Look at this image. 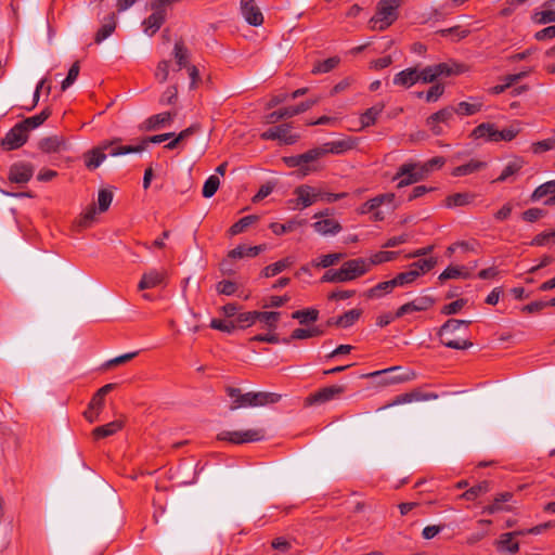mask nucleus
Wrapping results in <instances>:
<instances>
[{"label":"nucleus","mask_w":555,"mask_h":555,"mask_svg":"<svg viewBox=\"0 0 555 555\" xmlns=\"http://www.w3.org/2000/svg\"><path fill=\"white\" fill-rule=\"evenodd\" d=\"M369 272V264L364 258L348 260L338 270H327L321 278V282L343 283L356 280Z\"/></svg>","instance_id":"obj_1"},{"label":"nucleus","mask_w":555,"mask_h":555,"mask_svg":"<svg viewBox=\"0 0 555 555\" xmlns=\"http://www.w3.org/2000/svg\"><path fill=\"white\" fill-rule=\"evenodd\" d=\"M472 322L464 320L450 319L448 320L438 331L437 335L440 338V343L451 349L465 350L473 346V343L468 339H455L451 338L450 335L454 334L462 327L467 328Z\"/></svg>","instance_id":"obj_2"},{"label":"nucleus","mask_w":555,"mask_h":555,"mask_svg":"<svg viewBox=\"0 0 555 555\" xmlns=\"http://www.w3.org/2000/svg\"><path fill=\"white\" fill-rule=\"evenodd\" d=\"M402 0H379L375 15L370 20L372 29L384 30L398 18Z\"/></svg>","instance_id":"obj_3"},{"label":"nucleus","mask_w":555,"mask_h":555,"mask_svg":"<svg viewBox=\"0 0 555 555\" xmlns=\"http://www.w3.org/2000/svg\"><path fill=\"white\" fill-rule=\"evenodd\" d=\"M518 132L519 129L514 126L499 130L494 124L482 122L472 131V137L474 139H483L489 142L512 141Z\"/></svg>","instance_id":"obj_4"},{"label":"nucleus","mask_w":555,"mask_h":555,"mask_svg":"<svg viewBox=\"0 0 555 555\" xmlns=\"http://www.w3.org/2000/svg\"><path fill=\"white\" fill-rule=\"evenodd\" d=\"M466 70L465 65L455 62H443L427 66L418 72V80L424 83L435 81L437 78L462 74Z\"/></svg>","instance_id":"obj_5"},{"label":"nucleus","mask_w":555,"mask_h":555,"mask_svg":"<svg viewBox=\"0 0 555 555\" xmlns=\"http://www.w3.org/2000/svg\"><path fill=\"white\" fill-rule=\"evenodd\" d=\"M281 400V395L275 392H247L244 393L240 399H235L230 409L236 410L243 406H263L267 404L276 403Z\"/></svg>","instance_id":"obj_6"},{"label":"nucleus","mask_w":555,"mask_h":555,"mask_svg":"<svg viewBox=\"0 0 555 555\" xmlns=\"http://www.w3.org/2000/svg\"><path fill=\"white\" fill-rule=\"evenodd\" d=\"M426 178L425 170H422L421 163H404L402 164L396 175L392 178V181H398L397 188L401 189L414 183H417Z\"/></svg>","instance_id":"obj_7"},{"label":"nucleus","mask_w":555,"mask_h":555,"mask_svg":"<svg viewBox=\"0 0 555 555\" xmlns=\"http://www.w3.org/2000/svg\"><path fill=\"white\" fill-rule=\"evenodd\" d=\"M119 141V139L113 141H104L96 147H93L92 150L88 151L83 155L86 167L89 170H94L105 160V151H108V155L113 156L112 152L114 150L125 147V145H117V142Z\"/></svg>","instance_id":"obj_8"},{"label":"nucleus","mask_w":555,"mask_h":555,"mask_svg":"<svg viewBox=\"0 0 555 555\" xmlns=\"http://www.w3.org/2000/svg\"><path fill=\"white\" fill-rule=\"evenodd\" d=\"M264 438L262 429H248L244 431H222L218 435V439L229 441L231 443L241 444L246 442H256Z\"/></svg>","instance_id":"obj_9"},{"label":"nucleus","mask_w":555,"mask_h":555,"mask_svg":"<svg viewBox=\"0 0 555 555\" xmlns=\"http://www.w3.org/2000/svg\"><path fill=\"white\" fill-rule=\"evenodd\" d=\"M262 140H278L282 144L292 145L299 140V134L292 132L289 124L272 127L260 134Z\"/></svg>","instance_id":"obj_10"},{"label":"nucleus","mask_w":555,"mask_h":555,"mask_svg":"<svg viewBox=\"0 0 555 555\" xmlns=\"http://www.w3.org/2000/svg\"><path fill=\"white\" fill-rule=\"evenodd\" d=\"M318 102H319L318 99L307 100V101L299 103L296 106H289V107L281 108L279 111H274V112L270 113L269 115H267V122L275 124L281 119L291 118V117H294L301 113H305L308 109H310L312 106H314Z\"/></svg>","instance_id":"obj_11"},{"label":"nucleus","mask_w":555,"mask_h":555,"mask_svg":"<svg viewBox=\"0 0 555 555\" xmlns=\"http://www.w3.org/2000/svg\"><path fill=\"white\" fill-rule=\"evenodd\" d=\"M346 391L344 385H332L319 389L305 399L306 405L322 404L339 398Z\"/></svg>","instance_id":"obj_12"},{"label":"nucleus","mask_w":555,"mask_h":555,"mask_svg":"<svg viewBox=\"0 0 555 555\" xmlns=\"http://www.w3.org/2000/svg\"><path fill=\"white\" fill-rule=\"evenodd\" d=\"M28 140V132L21 122L11 128L1 140V146L4 151H13L23 146Z\"/></svg>","instance_id":"obj_13"},{"label":"nucleus","mask_w":555,"mask_h":555,"mask_svg":"<svg viewBox=\"0 0 555 555\" xmlns=\"http://www.w3.org/2000/svg\"><path fill=\"white\" fill-rule=\"evenodd\" d=\"M172 137H173L172 132L152 135V137L143 139L141 141V143L138 145H125V147L116 149L112 152V154H113V156H120V155H126V154H130V153H141L146 149L149 143H162Z\"/></svg>","instance_id":"obj_14"},{"label":"nucleus","mask_w":555,"mask_h":555,"mask_svg":"<svg viewBox=\"0 0 555 555\" xmlns=\"http://www.w3.org/2000/svg\"><path fill=\"white\" fill-rule=\"evenodd\" d=\"M435 304V300L430 296H420L414 300L406 302L398 308L396 311V318H401L411 312L426 311L430 309Z\"/></svg>","instance_id":"obj_15"},{"label":"nucleus","mask_w":555,"mask_h":555,"mask_svg":"<svg viewBox=\"0 0 555 555\" xmlns=\"http://www.w3.org/2000/svg\"><path fill=\"white\" fill-rule=\"evenodd\" d=\"M34 175V167L27 163H16L10 167L9 180L13 183H27Z\"/></svg>","instance_id":"obj_16"},{"label":"nucleus","mask_w":555,"mask_h":555,"mask_svg":"<svg viewBox=\"0 0 555 555\" xmlns=\"http://www.w3.org/2000/svg\"><path fill=\"white\" fill-rule=\"evenodd\" d=\"M241 12L245 21L251 26H260L263 23V15L255 0H241Z\"/></svg>","instance_id":"obj_17"},{"label":"nucleus","mask_w":555,"mask_h":555,"mask_svg":"<svg viewBox=\"0 0 555 555\" xmlns=\"http://www.w3.org/2000/svg\"><path fill=\"white\" fill-rule=\"evenodd\" d=\"M324 151V155L326 154H343L347 151H350L357 146V139L351 137H345L339 140L326 142L321 145Z\"/></svg>","instance_id":"obj_18"},{"label":"nucleus","mask_w":555,"mask_h":555,"mask_svg":"<svg viewBox=\"0 0 555 555\" xmlns=\"http://www.w3.org/2000/svg\"><path fill=\"white\" fill-rule=\"evenodd\" d=\"M295 194L297 195V204L301 209L307 208L314 204L318 199H321V193L309 185H300L296 188Z\"/></svg>","instance_id":"obj_19"},{"label":"nucleus","mask_w":555,"mask_h":555,"mask_svg":"<svg viewBox=\"0 0 555 555\" xmlns=\"http://www.w3.org/2000/svg\"><path fill=\"white\" fill-rule=\"evenodd\" d=\"M154 12L143 21L144 33L153 36L165 23L166 14L162 9H152Z\"/></svg>","instance_id":"obj_20"},{"label":"nucleus","mask_w":555,"mask_h":555,"mask_svg":"<svg viewBox=\"0 0 555 555\" xmlns=\"http://www.w3.org/2000/svg\"><path fill=\"white\" fill-rule=\"evenodd\" d=\"M165 278L166 272L164 270L152 269L142 275V279L138 284V288L139 291L154 288L160 285L165 281Z\"/></svg>","instance_id":"obj_21"},{"label":"nucleus","mask_w":555,"mask_h":555,"mask_svg":"<svg viewBox=\"0 0 555 555\" xmlns=\"http://www.w3.org/2000/svg\"><path fill=\"white\" fill-rule=\"evenodd\" d=\"M524 533L525 531H513L501 534L500 539L495 542L498 551L516 554L519 551V542L514 541V538Z\"/></svg>","instance_id":"obj_22"},{"label":"nucleus","mask_w":555,"mask_h":555,"mask_svg":"<svg viewBox=\"0 0 555 555\" xmlns=\"http://www.w3.org/2000/svg\"><path fill=\"white\" fill-rule=\"evenodd\" d=\"M39 149L44 153H57L66 150V140L60 135L43 138L38 143Z\"/></svg>","instance_id":"obj_23"},{"label":"nucleus","mask_w":555,"mask_h":555,"mask_svg":"<svg viewBox=\"0 0 555 555\" xmlns=\"http://www.w3.org/2000/svg\"><path fill=\"white\" fill-rule=\"evenodd\" d=\"M323 156H325V155H324V151L322 150V146L311 149V150L300 154L302 176H307L310 171L317 170V168L310 167L309 163H312Z\"/></svg>","instance_id":"obj_24"},{"label":"nucleus","mask_w":555,"mask_h":555,"mask_svg":"<svg viewBox=\"0 0 555 555\" xmlns=\"http://www.w3.org/2000/svg\"><path fill=\"white\" fill-rule=\"evenodd\" d=\"M437 398H438V395L434 393V392H422L420 390H413L411 392H406V393L398 396L396 398L393 404L410 403L413 401H428V400H435Z\"/></svg>","instance_id":"obj_25"},{"label":"nucleus","mask_w":555,"mask_h":555,"mask_svg":"<svg viewBox=\"0 0 555 555\" xmlns=\"http://www.w3.org/2000/svg\"><path fill=\"white\" fill-rule=\"evenodd\" d=\"M418 80V70L416 68H406L393 77V83L404 88H410Z\"/></svg>","instance_id":"obj_26"},{"label":"nucleus","mask_w":555,"mask_h":555,"mask_svg":"<svg viewBox=\"0 0 555 555\" xmlns=\"http://www.w3.org/2000/svg\"><path fill=\"white\" fill-rule=\"evenodd\" d=\"M266 249V245L246 246L238 245L228 254L229 259H241L243 257H255Z\"/></svg>","instance_id":"obj_27"},{"label":"nucleus","mask_w":555,"mask_h":555,"mask_svg":"<svg viewBox=\"0 0 555 555\" xmlns=\"http://www.w3.org/2000/svg\"><path fill=\"white\" fill-rule=\"evenodd\" d=\"M314 230L321 235H335L341 231L340 223L335 219H323L313 223Z\"/></svg>","instance_id":"obj_28"},{"label":"nucleus","mask_w":555,"mask_h":555,"mask_svg":"<svg viewBox=\"0 0 555 555\" xmlns=\"http://www.w3.org/2000/svg\"><path fill=\"white\" fill-rule=\"evenodd\" d=\"M116 16L115 13H111L104 18V23L101 28L96 31L94 40L96 43H101L103 40L108 38L116 28Z\"/></svg>","instance_id":"obj_29"},{"label":"nucleus","mask_w":555,"mask_h":555,"mask_svg":"<svg viewBox=\"0 0 555 555\" xmlns=\"http://www.w3.org/2000/svg\"><path fill=\"white\" fill-rule=\"evenodd\" d=\"M173 57L176 60V64L178 65V69L188 67L189 59H190V51L186 48V46L182 39L177 40L175 43Z\"/></svg>","instance_id":"obj_30"},{"label":"nucleus","mask_w":555,"mask_h":555,"mask_svg":"<svg viewBox=\"0 0 555 555\" xmlns=\"http://www.w3.org/2000/svg\"><path fill=\"white\" fill-rule=\"evenodd\" d=\"M385 105L383 103H377L374 106L367 108L360 116V122L362 128L370 127L374 125L378 118V116L383 113Z\"/></svg>","instance_id":"obj_31"},{"label":"nucleus","mask_w":555,"mask_h":555,"mask_svg":"<svg viewBox=\"0 0 555 555\" xmlns=\"http://www.w3.org/2000/svg\"><path fill=\"white\" fill-rule=\"evenodd\" d=\"M176 113L165 112L149 117L145 121L147 130H157L160 126L170 124L176 117Z\"/></svg>","instance_id":"obj_32"},{"label":"nucleus","mask_w":555,"mask_h":555,"mask_svg":"<svg viewBox=\"0 0 555 555\" xmlns=\"http://www.w3.org/2000/svg\"><path fill=\"white\" fill-rule=\"evenodd\" d=\"M486 166H487V164L485 162H480L478 159H470L467 164L455 167L452 170V176L462 177V176L472 175L474 172H477V171L483 169Z\"/></svg>","instance_id":"obj_33"},{"label":"nucleus","mask_w":555,"mask_h":555,"mask_svg":"<svg viewBox=\"0 0 555 555\" xmlns=\"http://www.w3.org/2000/svg\"><path fill=\"white\" fill-rule=\"evenodd\" d=\"M122 425L124 424L121 421H113L105 425L95 427L92 431V435L94 439H103L119 431L122 428Z\"/></svg>","instance_id":"obj_34"},{"label":"nucleus","mask_w":555,"mask_h":555,"mask_svg":"<svg viewBox=\"0 0 555 555\" xmlns=\"http://www.w3.org/2000/svg\"><path fill=\"white\" fill-rule=\"evenodd\" d=\"M281 318V312L278 311H258V320L262 323V327L272 332L278 327Z\"/></svg>","instance_id":"obj_35"},{"label":"nucleus","mask_w":555,"mask_h":555,"mask_svg":"<svg viewBox=\"0 0 555 555\" xmlns=\"http://www.w3.org/2000/svg\"><path fill=\"white\" fill-rule=\"evenodd\" d=\"M52 112L49 107L42 109L39 114L28 117L21 121L22 126L25 127V130L28 132L30 129H35L41 126L50 116Z\"/></svg>","instance_id":"obj_36"},{"label":"nucleus","mask_w":555,"mask_h":555,"mask_svg":"<svg viewBox=\"0 0 555 555\" xmlns=\"http://www.w3.org/2000/svg\"><path fill=\"white\" fill-rule=\"evenodd\" d=\"M396 287L393 279L385 282H380L374 287L366 291L365 296L367 298H379L385 294H389Z\"/></svg>","instance_id":"obj_37"},{"label":"nucleus","mask_w":555,"mask_h":555,"mask_svg":"<svg viewBox=\"0 0 555 555\" xmlns=\"http://www.w3.org/2000/svg\"><path fill=\"white\" fill-rule=\"evenodd\" d=\"M293 263L292 259L291 258H284L282 260H279L274 263H271L267 267L263 268L261 274L264 276V278H272V276H275L276 274L281 273L282 271H284L285 269H287L288 267H291Z\"/></svg>","instance_id":"obj_38"},{"label":"nucleus","mask_w":555,"mask_h":555,"mask_svg":"<svg viewBox=\"0 0 555 555\" xmlns=\"http://www.w3.org/2000/svg\"><path fill=\"white\" fill-rule=\"evenodd\" d=\"M305 220L293 219L287 221L286 223L272 222L270 224V229L275 235H282L287 232L294 231L296 228L305 224Z\"/></svg>","instance_id":"obj_39"},{"label":"nucleus","mask_w":555,"mask_h":555,"mask_svg":"<svg viewBox=\"0 0 555 555\" xmlns=\"http://www.w3.org/2000/svg\"><path fill=\"white\" fill-rule=\"evenodd\" d=\"M470 276V273L465 270V267L463 266H449L443 272L439 275V281L443 282L449 279H468Z\"/></svg>","instance_id":"obj_40"},{"label":"nucleus","mask_w":555,"mask_h":555,"mask_svg":"<svg viewBox=\"0 0 555 555\" xmlns=\"http://www.w3.org/2000/svg\"><path fill=\"white\" fill-rule=\"evenodd\" d=\"M339 63L340 59L338 56H333L324 61H319L313 65L311 73L314 75L328 73L333 70L335 67H337Z\"/></svg>","instance_id":"obj_41"},{"label":"nucleus","mask_w":555,"mask_h":555,"mask_svg":"<svg viewBox=\"0 0 555 555\" xmlns=\"http://www.w3.org/2000/svg\"><path fill=\"white\" fill-rule=\"evenodd\" d=\"M398 256L397 251H387L380 250L373 254L370 259H366V263L369 264V271L373 266H377L384 262L392 261Z\"/></svg>","instance_id":"obj_42"},{"label":"nucleus","mask_w":555,"mask_h":555,"mask_svg":"<svg viewBox=\"0 0 555 555\" xmlns=\"http://www.w3.org/2000/svg\"><path fill=\"white\" fill-rule=\"evenodd\" d=\"M490 489H491L490 488V482L485 480V481H481L478 485L469 488L468 490H466L461 495V498L464 499V500H467V501H473L476 498H478L479 495H482V494L489 492Z\"/></svg>","instance_id":"obj_43"},{"label":"nucleus","mask_w":555,"mask_h":555,"mask_svg":"<svg viewBox=\"0 0 555 555\" xmlns=\"http://www.w3.org/2000/svg\"><path fill=\"white\" fill-rule=\"evenodd\" d=\"M524 166V160L520 158H516L509 162L502 173L496 178L495 182L506 181L509 177L516 175Z\"/></svg>","instance_id":"obj_44"},{"label":"nucleus","mask_w":555,"mask_h":555,"mask_svg":"<svg viewBox=\"0 0 555 555\" xmlns=\"http://www.w3.org/2000/svg\"><path fill=\"white\" fill-rule=\"evenodd\" d=\"M292 318L298 320L300 324H307L319 319V311L314 308L297 310L292 313Z\"/></svg>","instance_id":"obj_45"},{"label":"nucleus","mask_w":555,"mask_h":555,"mask_svg":"<svg viewBox=\"0 0 555 555\" xmlns=\"http://www.w3.org/2000/svg\"><path fill=\"white\" fill-rule=\"evenodd\" d=\"M258 220V217L255 215H249L241 218L234 224L231 225L229 232L231 235H237L244 232L248 227L255 223Z\"/></svg>","instance_id":"obj_46"},{"label":"nucleus","mask_w":555,"mask_h":555,"mask_svg":"<svg viewBox=\"0 0 555 555\" xmlns=\"http://www.w3.org/2000/svg\"><path fill=\"white\" fill-rule=\"evenodd\" d=\"M361 309H351L338 317L339 327L348 328L352 326L361 317Z\"/></svg>","instance_id":"obj_47"},{"label":"nucleus","mask_w":555,"mask_h":555,"mask_svg":"<svg viewBox=\"0 0 555 555\" xmlns=\"http://www.w3.org/2000/svg\"><path fill=\"white\" fill-rule=\"evenodd\" d=\"M512 493L511 492H503V493H500L499 495H496L493 500V503L486 506L483 508V513H487V514H494V513H498L500 511H503V507H502V503L504 502H508L511 499H512Z\"/></svg>","instance_id":"obj_48"},{"label":"nucleus","mask_w":555,"mask_h":555,"mask_svg":"<svg viewBox=\"0 0 555 555\" xmlns=\"http://www.w3.org/2000/svg\"><path fill=\"white\" fill-rule=\"evenodd\" d=\"M555 193V180L547 181L539 185L531 194V201L537 202L542 199L548 194Z\"/></svg>","instance_id":"obj_49"},{"label":"nucleus","mask_w":555,"mask_h":555,"mask_svg":"<svg viewBox=\"0 0 555 555\" xmlns=\"http://www.w3.org/2000/svg\"><path fill=\"white\" fill-rule=\"evenodd\" d=\"M420 276V271L410 269L409 271L401 272L393 278V283L397 286H404L413 283Z\"/></svg>","instance_id":"obj_50"},{"label":"nucleus","mask_w":555,"mask_h":555,"mask_svg":"<svg viewBox=\"0 0 555 555\" xmlns=\"http://www.w3.org/2000/svg\"><path fill=\"white\" fill-rule=\"evenodd\" d=\"M96 209L93 205L89 206L76 221V227L79 229L89 228L95 220Z\"/></svg>","instance_id":"obj_51"},{"label":"nucleus","mask_w":555,"mask_h":555,"mask_svg":"<svg viewBox=\"0 0 555 555\" xmlns=\"http://www.w3.org/2000/svg\"><path fill=\"white\" fill-rule=\"evenodd\" d=\"M532 21L539 25L554 23L555 10H552L551 8H544V10L540 12H534L532 15Z\"/></svg>","instance_id":"obj_52"},{"label":"nucleus","mask_w":555,"mask_h":555,"mask_svg":"<svg viewBox=\"0 0 555 555\" xmlns=\"http://www.w3.org/2000/svg\"><path fill=\"white\" fill-rule=\"evenodd\" d=\"M472 196L468 193H455L447 197V207L465 206L470 203Z\"/></svg>","instance_id":"obj_53"},{"label":"nucleus","mask_w":555,"mask_h":555,"mask_svg":"<svg viewBox=\"0 0 555 555\" xmlns=\"http://www.w3.org/2000/svg\"><path fill=\"white\" fill-rule=\"evenodd\" d=\"M481 109V103H468V102H460L456 107H454L455 114L463 116H470L476 114Z\"/></svg>","instance_id":"obj_54"},{"label":"nucleus","mask_w":555,"mask_h":555,"mask_svg":"<svg viewBox=\"0 0 555 555\" xmlns=\"http://www.w3.org/2000/svg\"><path fill=\"white\" fill-rule=\"evenodd\" d=\"M344 258V254L341 253H333L323 255L319 258L317 262H313L314 267H321V268H330L334 264H336L340 259Z\"/></svg>","instance_id":"obj_55"},{"label":"nucleus","mask_w":555,"mask_h":555,"mask_svg":"<svg viewBox=\"0 0 555 555\" xmlns=\"http://www.w3.org/2000/svg\"><path fill=\"white\" fill-rule=\"evenodd\" d=\"M220 185V179L212 175L210 176L204 183L203 186V196L209 198L216 194Z\"/></svg>","instance_id":"obj_56"},{"label":"nucleus","mask_w":555,"mask_h":555,"mask_svg":"<svg viewBox=\"0 0 555 555\" xmlns=\"http://www.w3.org/2000/svg\"><path fill=\"white\" fill-rule=\"evenodd\" d=\"M455 114L454 107L447 106L431 115V121H439L440 124H449Z\"/></svg>","instance_id":"obj_57"},{"label":"nucleus","mask_w":555,"mask_h":555,"mask_svg":"<svg viewBox=\"0 0 555 555\" xmlns=\"http://www.w3.org/2000/svg\"><path fill=\"white\" fill-rule=\"evenodd\" d=\"M113 201V193L106 189H102L99 192L98 195V204H99V211L104 212L106 211Z\"/></svg>","instance_id":"obj_58"},{"label":"nucleus","mask_w":555,"mask_h":555,"mask_svg":"<svg viewBox=\"0 0 555 555\" xmlns=\"http://www.w3.org/2000/svg\"><path fill=\"white\" fill-rule=\"evenodd\" d=\"M437 263L435 258L420 259L410 266V269L420 271V275L430 271Z\"/></svg>","instance_id":"obj_59"},{"label":"nucleus","mask_w":555,"mask_h":555,"mask_svg":"<svg viewBox=\"0 0 555 555\" xmlns=\"http://www.w3.org/2000/svg\"><path fill=\"white\" fill-rule=\"evenodd\" d=\"M79 70H80V66H79V62L77 61L70 66L66 78L62 81L61 89L63 91H65L68 87H70L75 82V80L77 79V77L79 75Z\"/></svg>","instance_id":"obj_60"},{"label":"nucleus","mask_w":555,"mask_h":555,"mask_svg":"<svg viewBox=\"0 0 555 555\" xmlns=\"http://www.w3.org/2000/svg\"><path fill=\"white\" fill-rule=\"evenodd\" d=\"M210 327L214 330H218L225 333H232L236 325L232 321H224L221 319H212L210 322Z\"/></svg>","instance_id":"obj_61"},{"label":"nucleus","mask_w":555,"mask_h":555,"mask_svg":"<svg viewBox=\"0 0 555 555\" xmlns=\"http://www.w3.org/2000/svg\"><path fill=\"white\" fill-rule=\"evenodd\" d=\"M169 75V62L168 61H160L155 70V78L160 82L164 83L168 79Z\"/></svg>","instance_id":"obj_62"},{"label":"nucleus","mask_w":555,"mask_h":555,"mask_svg":"<svg viewBox=\"0 0 555 555\" xmlns=\"http://www.w3.org/2000/svg\"><path fill=\"white\" fill-rule=\"evenodd\" d=\"M444 86L441 83H436L430 87V89L425 94V99L427 102H436L443 94Z\"/></svg>","instance_id":"obj_63"},{"label":"nucleus","mask_w":555,"mask_h":555,"mask_svg":"<svg viewBox=\"0 0 555 555\" xmlns=\"http://www.w3.org/2000/svg\"><path fill=\"white\" fill-rule=\"evenodd\" d=\"M236 289H237V286L232 281L223 280L217 284V292L222 295H227V296L233 295L236 292Z\"/></svg>","instance_id":"obj_64"}]
</instances>
